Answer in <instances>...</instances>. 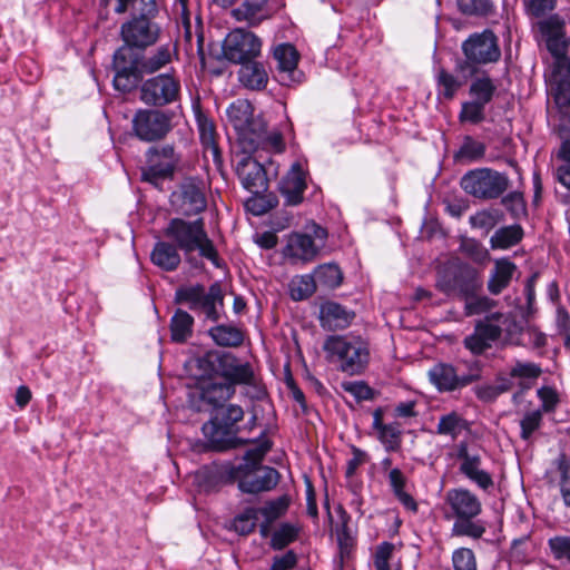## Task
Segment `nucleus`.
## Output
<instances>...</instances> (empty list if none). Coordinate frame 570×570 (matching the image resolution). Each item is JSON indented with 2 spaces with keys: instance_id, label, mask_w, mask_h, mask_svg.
<instances>
[{
  "instance_id": "nucleus-39",
  "label": "nucleus",
  "mask_w": 570,
  "mask_h": 570,
  "mask_svg": "<svg viewBox=\"0 0 570 570\" xmlns=\"http://www.w3.org/2000/svg\"><path fill=\"white\" fill-rule=\"evenodd\" d=\"M504 219L503 213L498 208H487L470 216L469 223L472 228L482 229L489 233Z\"/></svg>"
},
{
  "instance_id": "nucleus-11",
  "label": "nucleus",
  "mask_w": 570,
  "mask_h": 570,
  "mask_svg": "<svg viewBox=\"0 0 570 570\" xmlns=\"http://www.w3.org/2000/svg\"><path fill=\"white\" fill-rule=\"evenodd\" d=\"M262 51V40L245 28H235L223 42V55L233 63H244L256 59Z\"/></svg>"
},
{
  "instance_id": "nucleus-32",
  "label": "nucleus",
  "mask_w": 570,
  "mask_h": 570,
  "mask_svg": "<svg viewBox=\"0 0 570 570\" xmlns=\"http://www.w3.org/2000/svg\"><path fill=\"white\" fill-rule=\"evenodd\" d=\"M508 321V316L501 312H493L479 321L474 330L492 345L502 335V325Z\"/></svg>"
},
{
  "instance_id": "nucleus-12",
  "label": "nucleus",
  "mask_w": 570,
  "mask_h": 570,
  "mask_svg": "<svg viewBox=\"0 0 570 570\" xmlns=\"http://www.w3.org/2000/svg\"><path fill=\"white\" fill-rule=\"evenodd\" d=\"M146 158V165L141 168V179L154 186L170 178L179 163V156L170 145L149 148Z\"/></svg>"
},
{
  "instance_id": "nucleus-56",
  "label": "nucleus",
  "mask_w": 570,
  "mask_h": 570,
  "mask_svg": "<svg viewBox=\"0 0 570 570\" xmlns=\"http://www.w3.org/2000/svg\"><path fill=\"white\" fill-rule=\"evenodd\" d=\"M452 561L454 570H476L475 558L470 549L461 548L455 550Z\"/></svg>"
},
{
  "instance_id": "nucleus-6",
  "label": "nucleus",
  "mask_w": 570,
  "mask_h": 570,
  "mask_svg": "<svg viewBox=\"0 0 570 570\" xmlns=\"http://www.w3.org/2000/svg\"><path fill=\"white\" fill-rule=\"evenodd\" d=\"M323 348L327 360L350 375L361 374L368 363L367 344L360 338L332 335L325 340Z\"/></svg>"
},
{
  "instance_id": "nucleus-57",
  "label": "nucleus",
  "mask_w": 570,
  "mask_h": 570,
  "mask_svg": "<svg viewBox=\"0 0 570 570\" xmlns=\"http://www.w3.org/2000/svg\"><path fill=\"white\" fill-rule=\"evenodd\" d=\"M542 412L540 410L527 413L520 422L521 438L529 440L532 433L541 425Z\"/></svg>"
},
{
  "instance_id": "nucleus-5",
  "label": "nucleus",
  "mask_w": 570,
  "mask_h": 570,
  "mask_svg": "<svg viewBox=\"0 0 570 570\" xmlns=\"http://www.w3.org/2000/svg\"><path fill=\"white\" fill-rule=\"evenodd\" d=\"M244 417L239 405L229 404L215 407L209 422L204 424L203 432L213 449L224 451L246 444L247 441L237 438V423Z\"/></svg>"
},
{
  "instance_id": "nucleus-19",
  "label": "nucleus",
  "mask_w": 570,
  "mask_h": 570,
  "mask_svg": "<svg viewBox=\"0 0 570 570\" xmlns=\"http://www.w3.org/2000/svg\"><path fill=\"white\" fill-rule=\"evenodd\" d=\"M203 189V183L195 178H188L181 184L179 193L174 195L181 214L191 216L206 208Z\"/></svg>"
},
{
  "instance_id": "nucleus-14",
  "label": "nucleus",
  "mask_w": 570,
  "mask_h": 570,
  "mask_svg": "<svg viewBox=\"0 0 570 570\" xmlns=\"http://www.w3.org/2000/svg\"><path fill=\"white\" fill-rule=\"evenodd\" d=\"M114 86L121 92L130 91L141 77L139 57L129 47H120L114 53Z\"/></svg>"
},
{
  "instance_id": "nucleus-51",
  "label": "nucleus",
  "mask_w": 570,
  "mask_h": 570,
  "mask_svg": "<svg viewBox=\"0 0 570 570\" xmlns=\"http://www.w3.org/2000/svg\"><path fill=\"white\" fill-rule=\"evenodd\" d=\"M485 104L478 100L464 101L461 106L459 119L461 122L480 124L485 119Z\"/></svg>"
},
{
  "instance_id": "nucleus-34",
  "label": "nucleus",
  "mask_w": 570,
  "mask_h": 570,
  "mask_svg": "<svg viewBox=\"0 0 570 570\" xmlns=\"http://www.w3.org/2000/svg\"><path fill=\"white\" fill-rule=\"evenodd\" d=\"M469 429V422L461 414L452 411L440 416L436 433L455 440L463 431Z\"/></svg>"
},
{
  "instance_id": "nucleus-49",
  "label": "nucleus",
  "mask_w": 570,
  "mask_h": 570,
  "mask_svg": "<svg viewBox=\"0 0 570 570\" xmlns=\"http://www.w3.org/2000/svg\"><path fill=\"white\" fill-rule=\"evenodd\" d=\"M314 278L316 284H321L326 287H337L342 283V273L338 266L334 264H325L320 266L315 273Z\"/></svg>"
},
{
  "instance_id": "nucleus-33",
  "label": "nucleus",
  "mask_w": 570,
  "mask_h": 570,
  "mask_svg": "<svg viewBox=\"0 0 570 570\" xmlns=\"http://www.w3.org/2000/svg\"><path fill=\"white\" fill-rule=\"evenodd\" d=\"M523 228L519 224L504 226L494 232L490 238L492 249H508L518 245L523 238Z\"/></svg>"
},
{
  "instance_id": "nucleus-8",
  "label": "nucleus",
  "mask_w": 570,
  "mask_h": 570,
  "mask_svg": "<svg viewBox=\"0 0 570 570\" xmlns=\"http://www.w3.org/2000/svg\"><path fill=\"white\" fill-rule=\"evenodd\" d=\"M465 60L458 61L455 72H469L472 75L474 65L497 62L501 57V50L497 36L491 30L471 35L462 43Z\"/></svg>"
},
{
  "instance_id": "nucleus-4",
  "label": "nucleus",
  "mask_w": 570,
  "mask_h": 570,
  "mask_svg": "<svg viewBox=\"0 0 570 570\" xmlns=\"http://www.w3.org/2000/svg\"><path fill=\"white\" fill-rule=\"evenodd\" d=\"M164 235L171 239L186 256L198 250L200 256L217 265L218 254L205 230L203 218L193 222L173 218L165 228Z\"/></svg>"
},
{
  "instance_id": "nucleus-61",
  "label": "nucleus",
  "mask_w": 570,
  "mask_h": 570,
  "mask_svg": "<svg viewBox=\"0 0 570 570\" xmlns=\"http://www.w3.org/2000/svg\"><path fill=\"white\" fill-rule=\"evenodd\" d=\"M342 389L355 396L357 400H371L373 397L372 389L364 382H343Z\"/></svg>"
},
{
  "instance_id": "nucleus-29",
  "label": "nucleus",
  "mask_w": 570,
  "mask_h": 570,
  "mask_svg": "<svg viewBox=\"0 0 570 570\" xmlns=\"http://www.w3.org/2000/svg\"><path fill=\"white\" fill-rule=\"evenodd\" d=\"M238 71L239 81L252 90H262L268 82V75L265 67L254 60L240 63Z\"/></svg>"
},
{
  "instance_id": "nucleus-59",
  "label": "nucleus",
  "mask_w": 570,
  "mask_h": 570,
  "mask_svg": "<svg viewBox=\"0 0 570 570\" xmlns=\"http://www.w3.org/2000/svg\"><path fill=\"white\" fill-rule=\"evenodd\" d=\"M541 368L534 363L517 362L510 371L511 377L538 379L541 375Z\"/></svg>"
},
{
  "instance_id": "nucleus-15",
  "label": "nucleus",
  "mask_w": 570,
  "mask_h": 570,
  "mask_svg": "<svg viewBox=\"0 0 570 570\" xmlns=\"http://www.w3.org/2000/svg\"><path fill=\"white\" fill-rule=\"evenodd\" d=\"M120 35L124 40L122 47L146 49L157 42L160 28L146 16L134 17L129 21L122 23Z\"/></svg>"
},
{
  "instance_id": "nucleus-50",
  "label": "nucleus",
  "mask_w": 570,
  "mask_h": 570,
  "mask_svg": "<svg viewBox=\"0 0 570 570\" xmlns=\"http://www.w3.org/2000/svg\"><path fill=\"white\" fill-rule=\"evenodd\" d=\"M379 440L389 452L399 451L402 443V431L399 423H390L382 426Z\"/></svg>"
},
{
  "instance_id": "nucleus-21",
  "label": "nucleus",
  "mask_w": 570,
  "mask_h": 570,
  "mask_svg": "<svg viewBox=\"0 0 570 570\" xmlns=\"http://www.w3.org/2000/svg\"><path fill=\"white\" fill-rule=\"evenodd\" d=\"M445 501L456 518H475L482 510L479 498L466 489L448 491Z\"/></svg>"
},
{
  "instance_id": "nucleus-45",
  "label": "nucleus",
  "mask_w": 570,
  "mask_h": 570,
  "mask_svg": "<svg viewBox=\"0 0 570 570\" xmlns=\"http://www.w3.org/2000/svg\"><path fill=\"white\" fill-rule=\"evenodd\" d=\"M204 288L205 286L202 284L180 286L175 292L174 301L176 304H185L191 311H197V304Z\"/></svg>"
},
{
  "instance_id": "nucleus-20",
  "label": "nucleus",
  "mask_w": 570,
  "mask_h": 570,
  "mask_svg": "<svg viewBox=\"0 0 570 570\" xmlns=\"http://www.w3.org/2000/svg\"><path fill=\"white\" fill-rule=\"evenodd\" d=\"M305 176L302 165L296 161L281 180L279 191L285 197L287 205L295 206L303 202L304 191L307 187Z\"/></svg>"
},
{
  "instance_id": "nucleus-64",
  "label": "nucleus",
  "mask_w": 570,
  "mask_h": 570,
  "mask_svg": "<svg viewBox=\"0 0 570 570\" xmlns=\"http://www.w3.org/2000/svg\"><path fill=\"white\" fill-rule=\"evenodd\" d=\"M297 564V556L294 551L289 550L283 556H276L269 570H292Z\"/></svg>"
},
{
  "instance_id": "nucleus-54",
  "label": "nucleus",
  "mask_w": 570,
  "mask_h": 570,
  "mask_svg": "<svg viewBox=\"0 0 570 570\" xmlns=\"http://www.w3.org/2000/svg\"><path fill=\"white\" fill-rule=\"evenodd\" d=\"M548 546L554 559L570 562V537L556 535L549 539Z\"/></svg>"
},
{
  "instance_id": "nucleus-25",
  "label": "nucleus",
  "mask_w": 570,
  "mask_h": 570,
  "mask_svg": "<svg viewBox=\"0 0 570 570\" xmlns=\"http://www.w3.org/2000/svg\"><path fill=\"white\" fill-rule=\"evenodd\" d=\"M232 16L237 21L246 22L250 27H257L264 20L271 18L268 0H244L237 8L232 10Z\"/></svg>"
},
{
  "instance_id": "nucleus-53",
  "label": "nucleus",
  "mask_w": 570,
  "mask_h": 570,
  "mask_svg": "<svg viewBox=\"0 0 570 570\" xmlns=\"http://www.w3.org/2000/svg\"><path fill=\"white\" fill-rule=\"evenodd\" d=\"M501 203L515 219L527 215L525 202L523 195L519 191L509 193L502 198Z\"/></svg>"
},
{
  "instance_id": "nucleus-35",
  "label": "nucleus",
  "mask_w": 570,
  "mask_h": 570,
  "mask_svg": "<svg viewBox=\"0 0 570 570\" xmlns=\"http://www.w3.org/2000/svg\"><path fill=\"white\" fill-rule=\"evenodd\" d=\"M194 317L178 308L170 320L171 340L176 343L186 342L193 334Z\"/></svg>"
},
{
  "instance_id": "nucleus-26",
  "label": "nucleus",
  "mask_w": 570,
  "mask_h": 570,
  "mask_svg": "<svg viewBox=\"0 0 570 570\" xmlns=\"http://www.w3.org/2000/svg\"><path fill=\"white\" fill-rule=\"evenodd\" d=\"M355 314L335 302H326L321 305V325L328 331L346 328Z\"/></svg>"
},
{
  "instance_id": "nucleus-48",
  "label": "nucleus",
  "mask_w": 570,
  "mask_h": 570,
  "mask_svg": "<svg viewBox=\"0 0 570 570\" xmlns=\"http://www.w3.org/2000/svg\"><path fill=\"white\" fill-rule=\"evenodd\" d=\"M289 502L291 500L287 495L267 501L264 507L257 509L258 514H262L268 522H274L286 513Z\"/></svg>"
},
{
  "instance_id": "nucleus-27",
  "label": "nucleus",
  "mask_w": 570,
  "mask_h": 570,
  "mask_svg": "<svg viewBox=\"0 0 570 570\" xmlns=\"http://www.w3.org/2000/svg\"><path fill=\"white\" fill-rule=\"evenodd\" d=\"M515 272L517 265L509 258L495 259L488 281V291L492 295L502 293L510 285Z\"/></svg>"
},
{
  "instance_id": "nucleus-1",
  "label": "nucleus",
  "mask_w": 570,
  "mask_h": 570,
  "mask_svg": "<svg viewBox=\"0 0 570 570\" xmlns=\"http://www.w3.org/2000/svg\"><path fill=\"white\" fill-rule=\"evenodd\" d=\"M538 26L554 58L549 77L550 94L560 109L570 110V59L567 57L570 40L566 36L564 20L553 14Z\"/></svg>"
},
{
  "instance_id": "nucleus-18",
  "label": "nucleus",
  "mask_w": 570,
  "mask_h": 570,
  "mask_svg": "<svg viewBox=\"0 0 570 570\" xmlns=\"http://www.w3.org/2000/svg\"><path fill=\"white\" fill-rule=\"evenodd\" d=\"M132 128L141 140H158L170 130V118L159 110H139L132 119Z\"/></svg>"
},
{
  "instance_id": "nucleus-43",
  "label": "nucleus",
  "mask_w": 570,
  "mask_h": 570,
  "mask_svg": "<svg viewBox=\"0 0 570 570\" xmlns=\"http://www.w3.org/2000/svg\"><path fill=\"white\" fill-rule=\"evenodd\" d=\"M316 289V281L313 275L296 276L291 281L289 292L294 301H302L313 295Z\"/></svg>"
},
{
  "instance_id": "nucleus-30",
  "label": "nucleus",
  "mask_w": 570,
  "mask_h": 570,
  "mask_svg": "<svg viewBox=\"0 0 570 570\" xmlns=\"http://www.w3.org/2000/svg\"><path fill=\"white\" fill-rule=\"evenodd\" d=\"M458 73V76L453 75L444 68L438 70L436 87L440 97L452 100L456 92L465 85L469 76H471L469 72Z\"/></svg>"
},
{
  "instance_id": "nucleus-3",
  "label": "nucleus",
  "mask_w": 570,
  "mask_h": 570,
  "mask_svg": "<svg viewBox=\"0 0 570 570\" xmlns=\"http://www.w3.org/2000/svg\"><path fill=\"white\" fill-rule=\"evenodd\" d=\"M272 449V442L264 434L255 441V446L247 450L244 462L234 470L238 488L244 493L256 494L274 489L279 481V473L274 468L262 466L266 453Z\"/></svg>"
},
{
  "instance_id": "nucleus-55",
  "label": "nucleus",
  "mask_w": 570,
  "mask_h": 570,
  "mask_svg": "<svg viewBox=\"0 0 570 570\" xmlns=\"http://www.w3.org/2000/svg\"><path fill=\"white\" fill-rule=\"evenodd\" d=\"M458 6L463 13L470 16H484L492 9L489 0H458Z\"/></svg>"
},
{
  "instance_id": "nucleus-47",
  "label": "nucleus",
  "mask_w": 570,
  "mask_h": 570,
  "mask_svg": "<svg viewBox=\"0 0 570 570\" xmlns=\"http://www.w3.org/2000/svg\"><path fill=\"white\" fill-rule=\"evenodd\" d=\"M460 252L478 264H484L490 259L489 250L474 238H463Z\"/></svg>"
},
{
  "instance_id": "nucleus-40",
  "label": "nucleus",
  "mask_w": 570,
  "mask_h": 570,
  "mask_svg": "<svg viewBox=\"0 0 570 570\" xmlns=\"http://www.w3.org/2000/svg\"><path fill=\"white\" fill-rule=\"evenodd\" d=\"M274 58L281 71L292 72L297 67L299 55L294 46L282 43L274 49Z\"/></svg>"
},
{
  "instance_id": "nucleus-62",
  "label": "nucleus",
  "mask_w": 570,
  "mask_h": 570,
  "mask_svg": "<svg viewBox=\"0 0 570 570\" xmlns=\"http://www.w3.org/2000/svg\"><path fill=\"white\" fill-rule=\"evenodd\" d=\"M557 180L568 189V193L557 194L558 199L569 205L570 204V164H562L556 170Z\"/></svg>"
},
{
  "instance_id": "nucleus-23",
  "label": "nucleus",
  "mask_w": 570,
  "mask_h": 570,
  "mask_svg": "<svg viewBox=\"0 0 570 570\" xmlns=\"http://www.w3.org/2000/svg\"><path fill=\"white\" fill-rule=\"evenodd\" d=\"M219 365L225 382L235 384H252L254 381V371L249 363H239L238 360L226 353L220 356Z\"/></svg>"
},
{
  "instance_id": "nucleus-9",
  "label": "nucleus",
  "mask_w": 570,
  "mask_h": 570,
  "mask_svg": "<svg viewBox=\"0 0 570 570\" xmlns=\"http://www.w3.org/2000/svg\"><path fill=\"white\" fill-rule=\"evenodd\" d=\"M510 185L509 178L490 168L470 170L461 178V187L465 193L478 199H495Z\"/></svg>"
},
{
  "instance_id": "nucleus-31",
  "label": "nucleus",
  "mask_w": 570,
  "mask_h": 570,
  "mask_svg": "<svg viewBox=\"0 0 570 570\" xmlns=\"http://www.w3.org/2000/svg\"><path fill=\"white\" fill-rule=\"evenodd\" d=\"M151 262L164 271H175L180 264L178 247L168 242H157L151 252Z\"/></svg>"
},
{
  "instance_id": "nucleus-63",
  "label": "nucleus",
  "mask_w": 570,
  "mask_h": 570,
  "mask_svg": "<svg viewBox=\"0 0 570 570\" xmlns=\"http://www.w3.org/2000/svg\"><path fill=\"white\" fill-rule=\"evenodd\" d=\"M463 345L472 354L480 355L492 345L488 343L475 330L463 340Z\"/></svg>"
},
{
  "instance_id": "nucleus-58",
  "label": "nucleus",
  "mask_w": 570,
  "mask_h": 570,
  "mask_svg": "<svg viewBox=\"0 0 570 570\" xmlns=\"http://www.w3.org/2000/svg\"><path fill=\"white\" fill-rule=\"evenodd\" d=\"M559 470L561 472L560 492L562 500L567 507H570V458L564 456L559 462Z\"/></svg>"
},
{
  "instance_id": "nucleus-42",
  "label": "nucleus",
  "mask_w": 570,
  "mask_h": 570,
  "mask_svg": "<svg viewBox=\"0 0 570 570\" xmlns=\"http://www.w3.org/2000/svg\"><path fill=\"white\" fill-rule=\"evenodd\" d=\"M171 61V50L168 46H160L154 55L139 60L142 73H154Z\"/></svg>"
},
{
  "instance_id": "nucleus-10",
  "label": "nucleus",
  "mask_w": 570,
  "mask_h": 570,
  "mask_svg": "<svg viewBox=\"0 0 570 570\" xmlns=\"http://www.w3.org/2000/svg\"><path fill=\"white\" fill-rule=\"evenodd\" d=\"M468 373L460 374L459 367L451 364L439 363L429 371L430 381L441 392H452L468 386L482 379V364L479 361L463 363Z\"/></svg>"
},
{
  "instance_id": "nucleus-60",
  "label": "nucleus",
  "mask_w": 570,
  "mask_h": 570,
  "mask_svg": "<svg viewBox=\"0 0 570 570\" xmlns=\"http://www.w3.org/2000/svg\"><path fill=\"white\" fill-rule=\"evenodd\" d=\"M485 146L480 141H475L468 137L461 147L460 155L469 158L470 160H476L484 156Z\"/></svg>"
},
{
  "instance_id": "nucleus-24",
  "label": "nucleus",
  "mask_w": 570,
  "mask_h": 570,
  "mask_svg": "<svg viewBox=\"0 0 570 570\" xmlns=\"http://www.w3.org/2000/svg\"><path fill=\"white\" fill-rule=\"evenodd\" d=\"M196 121L205 157H212L214 164L220 165L223 160L220 149L217 144V134L214 121L200 110L196 111Z\"/></svg>"
},
{
  "instance_id": "nucleus-36",
  "label": "nucleus",
  "mask_w": 570,
  "mask_h": 570,
  "mask_svg": "<svg viewBox=\"0 0 570 570\" xmlns=\"http://www.w3.org/2000/svg\"><path fill=\"white\" fill-rule=\"evenodd\" d=\"M235 393V387L232 383L227 382H210L203 387L202 397L205 402L217 407L225 405Z\"/></svg>"
},
{
  "instance_id": "nucleus-17",
  "label": "nucleus",
  "mask_w": 570,
  "mask_h": 570,
  "mask_svg": "<svg viewBox=\"0 0 570 570\" xmlns=\"http://www.w3.org/2000/svg\"><path fill=\"white\" fill-rule=\"evenodd\" d=\"M456 459L460 463V472L483 490L493 487V480L489 472L482 469V459L476 448L462 441L455 446Z\"/></svg>"
},
{
  "instance_id": "nucleus-22",
  "label": "nucleus",
  "mask_w": 570,
  "mask_h": 570,
  "mask_svg": "<svg viewBox=\"0 0 570 570\" xmlns=\"http://www.w3.org/2000/svg\"><path fill=\"white\" fill-rule=\"evenodd\" d=\"M322 248L316 245L312 236L304 233H294L288 237L285 256L295 262H312Z\"/></svg>"
},
{
  "instance_id": "nucleus-41",
  "label": "nucleus",
  "mask_w": 570,
  "mask_h": 570,
  "mask_svg": "<svg viewBox=\"0 0 570 570\" xmlns=\"http://www.w3.org/2000/svg\"><path fill=\"white\" fill-rule=\"evenodd\" d=\"M469 91L474 100L487 105L492 100L497 91V85L489 76L482 75L472 81Z\"/></svg>"
},
{
  "instance_id": "nucleus-28",
  "label": "nucleus",
  "mask_w": 570,
  "mask_h": 570,
  "mask_svg": "<svg viewBox=\"0 0 570 570\" xmlns=\"http://www.w3.org/2000/svg\"><path fill=\"white\" fill-rule=\"evenodd\" d=\"M224 307V294L219 283H214L209 286L208 291L204 288L197 311L203 312L212 322L219 321L222 309Z\"/></svg>"
},
{
  "instance_id": "nucleus-52",
  "label": "nucleus",
  "mask_w": 570,
  "mask_h": 570,
  "mask_svg": "<svg viewBox=\"0 0 570 570\" xmlns=\"http://www.w3.org/2000/svg\"><path fill=\"white\" fill-rule=\"evenodd\" d=\"M258 521V510L256 508H247L243 513L235 517L233 522L234 530L240 535L252 533Z\"/></svg>"
},
{
  "instance_id": "nucleus-16",
  "label": "nucleus",
  "mask_w": 570,
  "mask_h": 570,
  "mask_svg": "<svg viewBox=\"0 0 570 570\" xmlns=\"http://www.w3.org/2000/svg\"><path fill=\"white\" fill-rule=\"evenodd\" d=\"M255 153L239 149L236 154V173L244 188L258 195L267 190L268 179L261 161L252 156Z\"/></svg>"
},
{
  "instance_id": "nucleus-13",
  "label": "nucleus",
  "mask_w": 570,
  "mask_h": 570,
  "mask_svg": "<svg viewBox=\"0 0 570 570\" xmlns=\"http://www.w3.org/2000/svg\"><path fill=\"white\" fill-rule=\"evenodd\" d=\"M179 80L171 73H163L147 79L140 88V99L150 106H166L179 97Z\"/></svg>"
},
{
  "instance_id": "nucleus-38",
  "label": "nucleus",
  "mask_w": 570,
  "mask_h": 570,
  "mask_svg": "<svg viewBox=\"0 0 570 570\" xmlns=\"http://www.w3.org/2000/svg\"><path fill=\"white\" fill-rule=\"evenodd\" d=\"M209 335L219 346L236 347L243 344V332L232 325H217L209 330Z\"/></svg>"
},
{
  "instance_id": "nucleus-46",
  "label": "nucleus",
  "mask_w": 570,
  "mask_h": 570,
  "mask_svg": "<svg viewBox=\"0 0 570 570\" xmlns=\"http://www.w3.org/2000/svg\"><path fill=\"white\" fill-rule=\"evenodd\" d=\"M473 519L474 518H456L452 527V533L458 537L465 535L480 539L485 532V527L480 522H474Z\"/></svg>"
},
{
  "instance_id": "nucleus-2",
  "label": "nucleus",
  "mask_w": 570,
  "mask_h": 570,
  "mask_svg": "<svg viewBox=\"0 0 570 570\" xmlns=\"http://www.w3.org/2000/svg\"><path fill=\"white\" fill-rule=\"evenodd\" d=\"M227 117L237 132V145L245 151H276L284 149L282 134L268 132L265 120L254 116V108L246 99H237L227 109Z\"/></svg>"
},
{
  "instance_id": "nucleus-7",
  "label": "nucleus",
  "mask_w": 570,
  "mask_h": 570,
  "mask_svg": "<svg viewBox=\"0 0 570 570\" xmlns=\"http://www.w3.org/2000/svg\"><path fill=\"white\" fill-rule=\"evenodd\" d=\"M435 286L448 296L469 298L481 289L482 281L476 268L455 258L438 271Z\"/></svg>"
},
{
  "instance_id": "nucleus-44",
  "label": "nucleus",
  "mask_w": 570,
  "mask_h": 570,
  "mask_svg": "<svg viewBox=\"0 0 570 570\" xmlns=\"http://www.w3.org/2000/svg\"><path fill=\"white\" fill-rule=\"evenodd\" d=\"M299 533V527L293 523H282L272 534L271 547L274 550H282L294 542Z\"/></svg>"
},
{
  "instance_id": "nucleus-37",
  "label": "nucleus",
  "mask_w": 570,
  "mask_h": 570,
  "mask_svg": "<svg viewBox=\"0 0 570 570\" xmlns=\"http://www.w3.org/2000/svg\"><path fill=\"white\" fill-rule=\"evenodd\" d=\"M389 482L394 495L403 507L412 512H416L417 503L414 498L404 490L406 479L400 469L394 468L389 471Z\"/></svg>"
}]
</instances>
